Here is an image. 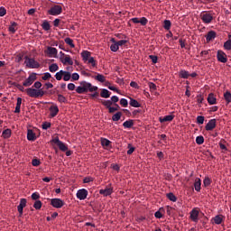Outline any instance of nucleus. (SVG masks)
Wrapping results in <instances>:
<instances>
[{
	"label": "nucleus",
	"instance_id": "7",
	"mask_svg": "<svg viewBox=\"0 0 231 231\" xmlns=\"http://www.w3.org/2000/svg\"><path fill=\"white\" fill-rule=\"evenodd\" d=\"M52 143L58 145L60 151H62L63 152H66V151H68V146L62 141H60L59 137L52 139Z\"/></svg>",
	"mask_w": 231,
	"mask_h": 231
},
{
	"label": "nucleus",
	"instance_id": "3",
	"mask_svg": "<svg viewBox=\"0 0 231 231\" xmlns=\"http://www.w3.org/2000/svg\"><path fill=\"white\" fill-rule=\"evenodd\" d=\"M81 86L83 87V89H85V93H93V91H98V87L93 86L91 83L83 81L81 82Z\"/></svg>",
	"mask_w": 231,
	"mask_h": 231
},
{
	"label": "nucleus",
	"instance_id": "52",
	"mask_svg": "<svg viewBox=\"0 0 231 231\" xmlns=\"http://www.w3.org/2000/svg\"><path fill=\"white\" fill-rule=\"evenodd\" d=\"M147 23H149V21L145 17H142L139 20V24H142V26H145Z\"/></svg>",
	"mask_w": 231,
	"mask_h": 231
},
{
	"label": "nucleus",
	"instance_id": "26",
	"mask_svg": "<svg viewBox=\"0 0 231 231\" xmlns=\"http://www.w3.org/2000/svg\"><path fill=\"white\" fill-rule=\"evenodd\" d=\"M63 80L64 82L71 80V72L63 70Z\"/></svg>",
	"mask_w": 231,
	"mask_h": 231
},
{
	"label": "nucleus",
	"instance_id": "20",
	"mask_svg": "<svg viewBox=\"0 0 231 231\" xmlns=\"http://www.w3.org/2000/svg\"><path fill=\"white\" fill-rule=\"evenodd\" d=\"M173 120H174V116L172 115L159 118V122H161V124H163V122H172Z\"/></svg>",
	"mask_w": 231,
	"mask_h": 231
},
{
	"label": "nucleus",
	"instance_id": "34",
	"mask_svg": "<svg viewBox=\"0 0 231 231\" xmlns=\"http://www.w3.org/2000/svg\"><path fill=\"white\" fill-rule=\"evenodd\" d=\"M122 118V112H117L112 116L113 122H118Z\"/></svg>",
	"mask_w": 231,
	"mask_h": 231
},
{
	"label": "nucleus",
	"instance_id": "42",
	"mask_svg": "<svg viewBox=\"0 0 231 231\" xmlns=\"http://www.w3.org/2000/svg\"><path fill=\"white\" fill-rule=\"evenodd\" d=\"M64 70H60L55 74L56 80H62Z\"/></svg>",
	"mask_w": 231,
	"mask_h": 231
},
{
	"label": "nucleus",
	"instance_id": "47",
	"mask_svg": "<svg viewBox=\"0 0 231 231\" xmlns=\"http://www.w3.org/2000/svg\"><path fill=\"white\" fill-rule=\"evenodd\" d=\"M171 20H164V25L163 28L164 30H171Z\"/></svg>",
	"mask_w": 231,
	"mask_h": 231
},
{
	"label": "nucleus",
	"instance_id": "33",
	"mask_svg": "<svg viewBox=\"0 0 231 231\" xmlns=\"http://www.w3.org/2000/svg\"><path fill=\"white\" fill-rule=\"evenodd\" d=\"M2 136L3 138H10L12 136V130L10 129H5L3 133H2Z\"/></svg>",
	"mask_w": 231,
	"mask_h": 231
},
{
	"label": "nucleus",
	"instance_id": "4",
	"mask_svg": "<svg viewBox=\"0 0 231 231\" xmlns=\"http://www.w3.org/2000/svg\"><path fill=\"white\" fill-rule=\"evenodd\" d=\"M24 62L27 68L37 69L41 67V64H39V62H37L34 59L32 58L25 57Z\"/></svg>",
	"mask_w": 231,
	"mask_h": 231
},
{
	"label": "nucleus",
	"instance_id": "18",
	"mask_svg": "<svg viewBox=\"0 0 231 231\" xmlns=\"http://www.w3.org/2000/svg\"><path fill=\"white\" fill-rule=\"evenodd\" d=\"M99 194L105 197L111 196L113 194V188H106L105 189H100Z\"/></svg>",
	"mask_w": 231,
	"mask_h": 231
},
{
	"label": "nucleus",
	"instance_id": "27",
	"mask_svg": "<svg viewBox=\"0 0 231 231\" xmlns=\"http://www.w3.org/2000/svg\"><path fill=\"white\" fill-rule=\"evenodd\" d=\"M49 71L51 73H55V71H59V65L57 63H52L49 66Z\"/></svg>",
	"mask_w": 231,
	"mask_h": 231
},
{
	"label": "nucleus",
	"instance_id": "28",
	"mask_svg": "<svg viewBox=\"0 0 231 231\" xmlns=\"http://www.w3.org/2000/svg\"><path fill=\"white\" fill-rule=\"evenodd\" d=\"M129 104L132 107H141L142 106V105L136 99H133L131 97H130Z\"/></svg>",
	"mask_w": 231,
	"mask_h": 231
},
{
	"label": "nucleus",
	"instance_id": "62",
	"mask_svg": "<svg viewBox=\"0 0 231 231\" xmlns=\"http://www.w3.org/2000/svg\"><path fill=\"white\" fill-rule=\"evenodd\" d=\"M67 88L69 91H75V84L73 83H69Z\"/></svg>",
	"mask_w": 231,
	"mask_h": 231
},
{
	"label": "nucleus",
	"instance_id": "64",
	"mask_svg": "<svg viewBox=\"0 0 231 231\" xmlns=\"http://www.w3.org/2000/svg\"><path fill=\"white\" fill-rule=\"evenodd\" d=\"M39 198H41L39 193L34 192V193L32 194V199L37 200V199H39Z\"/></svg>",
	"mask_w": 231,
	"mask_h": 231
},
{
	"label": "nucleus",
	"instance_id": "19",
	"mask_svg": "<svg viewBox=\"0 0 231 231\" xmlns=\"http://www.w3.org/2000/svg\"><path fill=\"white\" fill-rule=\"evenodd\" d=\"M81 57L84 60V62H88L89 60V59H91V52H89V51H83L81 52Z\"/></svg>",
	"mask_w": 231,
	"mask_h": 231
},
{
	"label": "nucleus",
	"instance_id": "36",
	"mask_svg": "<svg viewBox=\"0 0 231 231\" xmlns=\"http://www.w3.org/2000/svg\"><path fill=\"white\" fill-rule=\"evenodd\" d=\"M225 50H231V35H229V39L224 43Z\"/></svg>",
	"mask_w": 231,
	"mask_h": 231
},
{
	"label": "nucleus",
	"instance_id": "46",
	"mask_svg": "<svg viewBox=\"0 0 231 231\" xmlns=\"http://www.w3.org/2000/svg\"><path fill=\"white\" fill-rule=\"evenodd\" d=\"M87 62L88 64H91L93 68L97 67V60L93 57H90Z\"/></svg>",
	"mask_w": 231,
	"mask_h": 231
},
{
	"label": "nucleus",
	"instance_id": "23",
	"mask_svg": "<svg viewBox=\"0 0 231 231\" xmlns=\"http://www.w3.org/2000/svg\"><path fill=\"white\" fill-rule=\"evenodd\" d=\"M100 97H102V98H109V97H111V92L106 88H103L101 90Z\"/></svg>",
	"mask_w": 231,
	"mask_h": 231
},
{
	"label": "nucleus",
	"instance_id": "10",
	"mask_svg": "<svg viewBox=\"0 0 231 231\" xmlns=\"http://www.w3.org/2000/svg\"><path fill=\"white\" fill-rule=\"evenodd\" d=\"M76 196L78 199H79L80 201L86 199V198H88V189H79L76 193Z\"/></svg>",
	"mask_w": 231,
	"mask_h": 231
},
{
	"label": "nucleus",
	"instance_id": "9",
	"mask_svg": "<svg viewBox=\"0 0 231 231\" xmlns=\"http://www.w3.org/2000/svg\"><path fill=\"white\" fill-rule=\"evenodd\" d=\"M51 205L54 208H62L64 207V200L60 199H51Z\"/></svg>",
	"mask_w": 231,
	"mask_h": 231
},
{
	"label": "nucleus",
	"instance_id": "61",
	"mask_svg": "<svg viewBox=\"0 0 231 231\" xmlns=\"http://www.w3.org/2000/svg\"><path fill=\"white\" fill-rule=\"evenodd\" d=\"M128 151H127V154H132L134 152V147H133V145L128 144Z\"/></svg>",
	"mask_w": 231,
	"mask_h": 231
},
{
	"label": "nucleus",
	"instance_id": "50",
	"mask_svg": "<svg viewBox=\"0 0 231 231\" xmlns=\"http://www.w3.org/2000/svg\"><path fill=\"white\" fill-rule=\"evenodd\" d=\"M51 79V74L50 72L43 73V76L42 77V80H50Z\"/></svg>",
	"mask_w": 231,
	"mask_h": 231
},
{
	"label": "nucleus",
	"instance_id": "43",
	"mask_svg": "<svg viewBox=\"0 0 231 231\" xmlns=\"http://www.w3.org/2000/svg\"><path fill=\"white\" fill-rule=\"evenodd\" d=\"M214 223L216 225H221V223H223V217H221L220 216H216L214 217Z\"/></svg>",
	"mask_w": 231,
	"mask_h": 231
},
{
	"label": "nucleus",
	"instance_id": "35",
	"mask_svg": "<svg viewBox=\"0 0 231 231\" xmlns=\"http://www.w3.org/2000/svg\"><path fill=\"white\" fill-rule=\"evenodd\" d=\"M196 143H198V145H203V143H205V138L202 135L197 136Z\"/></svg>",
	"mask_w": 231,
	"mask_h": 231
},
{
	"label": "nucleus",
	"instance_id": "8",
	"mask_svg": "<svg viewBox=\"0 0 231 231\" xmlns=\"http://www.w3.org/2000/svg\"><path fill=\"white\" fill-rule=\"evenodd\" d=\"M189 217L193 223H198L199 221V210L194 208L189 213Z\"/></svg>",
	"mask_w": 231,
	"mask_h": 231
},
{
	"label": "nucleus",
	"instance_id": "63",
	"mask_svg": "<svg viewBox=\"0 0 231 231\" xmlns=\"http://www.w3.org/2000/svg\"><path fill=\"white\" fill-rule=\"evenodd\" d=\"M150 59L153 64H156L158 62V57L154 55H150Z\"/></svg>",
	"mask_w": 231,
	"mask_h": 231
},
{
	"label": "nucleus",
	"instance_id": "40",
	"mask_svg": "<svg viewBox=\"0 0 231 231\" xmlns=\"http://www.w3.org/2000/svg\"><path fill=\"white\" fill-rule=\"evenodd\" d=\"M110 144H111V141L106 138L101 139V145H103V147H109Z\"/></svg>",
	"mask_w": 231,
	"mask_h": 231
},
{
	"label": "nucleus",
	"instance_id": "31",
	"mask_svg": "<svg viewBox=\"0 0 231 231\" xmlns=\"http://www.w3.org/2000/svg\"><path fill=\"white\" fill-rule=\"evenodd\" d=\"M179 75L180 79H189L190 77V74L187 70H180Z\"/></svg>",
	"mask_w": 231,
	"mask_h": 231
},
{
	"label": "nucleus",
	"instance_id": "32",
	"mask_svg": "<svg viewBox=\"0 0 231 231\" xmlns=\"http://www.w3.org/2000/svg\"><path fill=\"white\" fill-rule=\"evenodd\" d=\"M58 102H60V104H68V98H66V97L62 96L61 94H59Z\"/></svg>",
	"mask_w": 231,
	"mask_h": 231
},
{
	"label": "nucleus",
	"instance_id": "29",
	"mask_svg": "<svg viewBox=\"0 0 231 231\" xmlns=\"http://www.w3.org/2000/svg\"><path fill=\"white\" fill-rule=\"evenodd\" d=\"M134 125V123L133 122V120H127L123 123V127H125V129H129L133 127Z\"/></svg>",
	"mask_w": 231,
	"mask_h": 231
},
{
	"label": "nucleus",
	"instance_id": "48",
	"mask_svg": "<svg viewBox=\"0 0 231 231\" xmlns=\"http://www.w3.org/2000/svg\"><path fill=\"white\" fill-rule=\"evenodd\" d=\"M103 106H105L106 107H107V109H109L111 107V106H113V101L111 100H105L102 102Z\"/></svg>",
	"mask_w": 231,
	"mask_h": 231
},
{
	"label": "nucleus",
	"instance_id": "51",
	"mask_svg": "<svg viewBox=\"0 0 231 231\" xmlns=\"http://www.w3.org/2000/svg\"><path fill=\"white\" fill-rule=\"evenodd\" d=\"M167 198H168V199H170V201L176 202V200H177L176 196L173 195V193H168Z\"/></svg>",
	"mask_w": 231,
	"mask_h": 231
},
{
	"label": "nucleus",
	"instance_id": "17",
	"mask_svg": "<svg viewBox=\"0 0 231 231\" xmlns=\"http://www.w3.org/2000/svg\"><path fill=\"white\" fill-rule=\"evenodd\" d=\"M27 140H29V142H35V140H37V136L35 135V133H33V130L29 129L27 131Z\"/></svg>",
	"mask_w": 231,
	"mask_h": 231
},
{
	"label": "nucleus",
	"instance_id": "44",
	"mask_svg": "<svg viewBox=\"0 0 231 231\" xmlns=\"http://www.w3.org/2000/svg\"><path fill=\"white\" fill-rule=\"evenodd\" d=\"M15 26H17V23H11V25L9 26V32H11V33H15Z\"/></svg>",
	"mask_w": 231,
	"mask_h": 231
},
{
	"label": "nucleus",
	"instance_id": "37",
	"mask_svg": "<svg viewBox=\"0 0 231 231\" xmlns=\"http://www.w3.org/2000/svg\"><path fill=\"white\" fill-rule=\"evenodd\" d=\"M224 98H225V100H226V102L227 104H230V102H231V93L228 92V91H226V92L224 94Z\"/></svg>",
	"mask_w": 231,
	"mask_h": 231
},
{
	"label": "nucleus",
	"instance_id": "6",
	"mask_svg": "<svg viewBox=\"0 0 231 231\" xmlns=\"http://www.w3.org/2000/svg\"><path fill=\"white\" fill-rule=\"evenodd\" d=\"M49 15H60L62 14V6L56 5L48 11Z\"/></svg>",
	"mask_w": 231,
	"mask_h": 231
},
{
	"label": "nucleus",
	"instance_id": "1",
	"mask_svg": "<svg viewBox=\"0 0 231 231\" xmlns=\"http://www.w3.org/2000/svg\"><path fill=\"white\" fill-rule=\"evenodd\" d=\"M25 92L27 93L28 97H31V98H39V97H44L43 89L29 88L25 89Z\"/></svg>",
	"mask_w": 231,
	"mask_h": 231
},
{
	"label": "nucleus",
	"instance_id": "5",
	"mask_svg": "<svg viewBox=\"0 0 231 231\" xmlns=\"http://www.w3.org/2000/svg\"><path fill=\"white\" fill-rule=\"evenodd\" d=\"M35 80H37V74L36 73H32L26 79L25 81L23 83V86L24 88H30V86H32V84H33V82H35Z\"/></svg>",
	"mask_w": 231,
	"mask_h": 231
},
{
	"label": "nucleus",
	"instance_id": "54",
	"mask_svg": "<svg viewBox=\"0 0 231 231\" xmlns=\"http://www.w3.org/2000/svg\"><path fill=\"white\" fill-rule=\"evenodd\" d=\"M32 165L33 167H39V165H41V161L38 160V159H33V160L32 161Z\"/></svg>",
	"mask_w": 231,
	"mask_h": 231
},
{
	"label": "nucleus",
	"instance_id": "25",
	"mask_svg": "<svg viewBox=\"0 0 231 231\" xmlns=\"http://www.w3.org/2000/svg\"><path fill=\"white\" fill-rule=\"evenodd\" d=\"M213 39H216V32L210 31L208 32V34L206 36V40L208 42H210V41H213Z\"/></svg>",
	"mask_w": 231,
	"mask_h": 231
},
{
	"label": "nucleus",
	"instance_id": "49",
	"mask_svg": "<svg viewBox=\"0 0 231 231\" xmlns=\"http://www.w3.org/2000/svg\"><path fill=\"white\" fill-rule=\"evenodd\" d=\"M205 122V116H197V124L199 125H203Z\"/></svg>",
	"mask_w": 231,
	"mask_h": 231
},
{
	"label": "nucleus",
	"instance_id": "13",
	"mask_svg": "<svg viewBox=\"0 0 231 231\" xmlns=\"http://www.w3.org/2000/svg\"><path fill=\"white\" fill-rule=\"evenodd\" d=\"M212 19H214V17L208 13H205L201 15V20L205 24H210V23H212Z\"/></svg>",
	"mask_w": 231,
	"mask_h": 231
},
{
	"label": "nucleus",
	"instance_id": "39",
	"mask_svg": "<svg viewBox=\"0 0 231 231\" xmlns=\"http://www.w3.org/2000/svg\"><path fill=\"white\" fill-rule=\"evenodd\" d=\"M42 28H43V30H45V32L50 31V23L48 21H44L42 24Z\"/></svg>",
	"mask_w": 231,
	"mask_h": 231
},
{
	"label": "nucleus",
	"instance_id": "24",
	"mask_svg": "<svg viewBox=\"0 0 231 231\" xmlns=\"http://www.w3.org/2000/svg\"><path fill=\"white\" fill-rule=\"evenodd\" d=\"M112 42H114L111 46H110V50L111 51L116 52L119 50L118 47V43H116V42L115 41V38L111 39Z\"/></svg>",
	"mask_w": 231,
	"mask_h": 231
},
{
	"label": "nucleus",
	"instance_id": "53",
	"mask_svg": "<svg viewBox=\"0 0 231 231\" xmlns=\"http://www.w3.org/2000/svg\"><path fill=\"white\" fill-rule=\"evenodd\" d=\"M211 183L210 178L206 177L203 180V185L204 187H208Z\"/></svg>",
	"mask_w": 231,
	"mask_h": 231
},
{
	"label": "nucleus",
	"instance_id": "12",
	"mask_svg": "<svg viewBox=\"0 0 231 231\" xmlns=\"http://www.w3.org/2000/svg\"><path fill=\"white\" fill-rule=\"evenodd\" d=\"M59 53V51H57V48L55 47H47V50L45 51V54L49 57H57V54Z\"/></svg>",
	"mask_w": 231,
	"mask_h": 231
},
{
	"label": "nucleus",
	"instance_id": "45",
	"mask_svg": "<svg viewBox=\"0 0 231 231\" xmlns=\"http://www.w3.org/2000/svg\"><path fill=\"white\" fill-rule=\"evenodd\" d=\"M76 92L79 93V95H82V93H86L84 87L82 86V83H80V86H79L76 88Z\"/></svg>",
	"mask_w": 231,
	"mask_h": 231
},
{
	"label": "nucleus",
	"instance_id": "21",
	"mask_svg": "<svg viewBox=\"0 0 231 231\" xmlns=\"http://www.w3.org/2000/svg\"><path fill=\"white\" fill-rule=\"evenodd\" d=\"M208 102L210 106H214V104H216V102H217V99L216 98V96H214L213 93H210L208 96Z\"/></svg>",
	"mask_w": 231,
	"mask_h": 231
},
{
	"label": "nucleus",
	"instance_id": "59",
	"mask_svg": "<svg viewBox=\"0 0 231 231\" xmlns=\"http://www.w3.org/2000/svg\"><path fill=\"white\" fill-rule=\"evenodd\" d=\"M6 15V9L5 7H0V17H5Z\"/></svg>",
	"mask_w": 231,
	"mask_h": 231
},
{
	"label": "nucleus",
	"instance_id": "11",
	"mask_svg": "<svg viewBox=\"0 0 231 231\" xmlns=\"http://www.w3.org/2000/svg\"><path fill=\"white\" fill-rule=\"evenodd\" d=\"M49 111H50V117L55 118V116L59 115V106L53 104L52 106H50Z\"/></svg>",
	"mask_w": 231,
	"mask_h": 231
},
{
	"label": "nucleus",
	"instance_id": "14",
	"mask_svg": "<svg viewBox=\"0 0 231 231\" xmlns=\"http://www.w3.org/2000/svg\"><path fill=\"white\" fill-rule=\"evenodd\" d=\"M217 60L219 62H223L224 64L226 62L227 59H226V54L225 52H223V51H218L217 54Z\"/></svg>",
	"mask_w": 231,
	"mask_h": 231
},
{
	"label": "nucleus",
	"instance_id": "38",
	"mask_svg": "<svg viewBox=\"0 0 231 231\" xmlns=\"http://www.w3.org/2000/svg\"><path fill=\"white\" fill-rule=\"evenodd\" d=\"M33 207L36 210H41L42 208V202H41V200H36L33 204Z\"/></svg>",
	"mask_w": 231,
	"mask_h": 231
},
{
	"label": "nucleus",
	"instance_id": "41",
	"mask_svg": "<svg viewBox=\"0 0 231 231\" xmlns=\"http://www.w3.org/2000/svg\"><path fill=\"white\" fill-rule=\"evenodd\" d=\"M64 42H66V44L70 46V48H75V43H73L71 38H65Z\"/></svg>",
	"mask_w": 231,
	"mask_h": 231
},
{
	"label": "nucleus",
	"instance_id": "15",
	"mask_svg": "<svg viewBox=\"0 0 231 231\" xmlns=\"http://www.w3.org/2000/svg\"><path fill=\"white\" fill-rule=\"evenodd\" d=\"M206 131H213L216 129V119H210L205 126Z\"/></svg>",
	"mask_w": 231,
	"mask_h": 231
},
{
	"label": "nucleus",
	"instance_id": "22",
	"mask_svg": "<svg viewBox=\"0 0 231 231\" xmlns=\"http://www.w3.org/2000/svg\"><path fill=\"white\" fill-rule=\"evenodd\" d=\"M194 188L197 192H199V190H201V179L197 178L195 180Z\"/></svg>",
	"mask_w": 231,
	"mask_h": 231
},
{
	"label": "nucleus",
	"instance_id": "16",
	"mask_svg": "<svg viewBox=\"0 0 231 231\" xmlns=\"http://www.w3.org/2000/svg\"><path fill=\"white\" fill-rule=\"evenodd\" d=\"M24 207H26V199H21L20 204L17 207V210H18L20 216L23 215V210Z\"/></svg>",
	"mask_w": 231,
	"mask_h": 231
},
{
	"label": "nucleus",
	"instance_id": "58",
	"mask_svg": "<svg viewBox=\"0 0 231 231\" xmlns=\"http://www.w3.org/2000/svg\"><path fill=\"white\" fill-rule=\"evenodd\" d=\"M50 127H51V123L45 122L42 124V129H44L45 131L47 129H50Z\"/></svg>",
	"mask_w": 231,
	"mask_h": 231
},
{
	"label": "nucleus",
	"instance_id": "30",
	"mask_svg": "<svg viewBox=\"0 0 231 231\" xmlns=\"http://www.w3.org/2000/svg\"><path fill=\"white\" fill-rule=\"evenodd\" d=\"M95 80H97V82H106V76L102 74H97V76L94 77Z\"/></svg>",
	"mask_w": 231,
	"mask_h": 231
},
{
	"label": "nucleus",
	"instance_id": "55",
	"mask_svg": "<svg viewBox=\"0 0 231 231\" xmlns=\"http://www.w3.org/2000/svg\"><path fill=\"white\" fill-rule=\"evenodd\" d=\"M70 79L72 80H79V79H80V75H79V73L77 72H74L73 74H71Z\"/></svg>",
	"mask_w": 231,
	"mask_h": 231
},
{
	"label": "nucleus",
	"instance_id": "57",
	"mask_svg": "<svg viewBox=\"0 0 231 231\" xmlns=\"http://www.w3.org/2000/svg\"><path fill=\"white\" fill-rule=\"evenodd\" d=\"M33 88H35V89H41V88H42V83H41V81H36L33 84Z\"/></svg>",
	"mask_w": 231,
	"mask_h": 231
},
{
	"label": "nucleus",
	"instance_id": "2",
	"mask_svg": "<svg viewBox=\"0 0 231 231\" xmlns=\"http://www.w3.org/2000/svg\"><path fill=\"white\" fill-rule=\"evenodd\" d=\"M60 60L64 66H73V60H71V56L64 54L62 51H60Z\"/></svg>",
	"mask_w": 231,
	"mask_h": 231
},
{
	"label": "nucleus",
	"instance_id": "60",
	"mask_svg": "<svg viewBox=\"0 0 231 231\" xmlns=\"http://www.w3.org/2000/svg\"><path fill=\"white\" fill-rule=\"evenodd\" d=\"M117 46L120 48V46H124L125 44H127V40H120L119 42H116Z\"/></svg>",
	"mask_w": 231,
	"mask_h": 231
},
{
	"label": "nucleus",
	"instance_id": "56",
	"mask_svg": "<svg viewBox=\"0 0 231 231\" xmlns=\"http://www.w3.org/2000/svg\"><path fill=\"white\" fill-rule=\"evenodd\" d=\"M120 104L123 106V107H127V106L129 105V102H127V99L125 98H121Z\"/></svg>",
	"mask_w": 231,
	"mask_h": 231
}]
</instances>
